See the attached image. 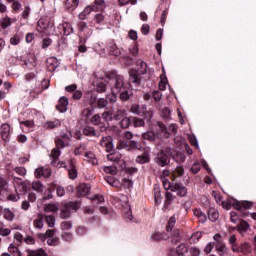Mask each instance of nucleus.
Segmentation results:
<instances>
[{
    "mask_svg": "<svg viewBox=\"0 0 256 256\" xmlns=\"http://www.w3.org/2000/svg\"><path fill=\"white\" fill-rule=\"evenodd\" d=\"M184 173L185 169H183V166H177L171 172L172 182H169L168 180H163L164 185H168L170 191L177 193V195H179L180 197H185V195H187V188H185V186L181 185L180 183H177L175 179H177L178 177H183Z\"/></svg>",
    "mask_w": 256,
    "mask_h": 256,
    "instance_id": "obj_1",
    "label": "nucleus"
},
{
    "mask_svg": "<svg viewBox=\"0 0 256 256\" xmlns=\"http://www.w3.org/2000/svg\"><path fill=\"white\" fill-rule=\"evenodd\" d=\"M112 93H121L122 90L127 89L129 84L125 82L123 76L117 74L114 78L110 80Z\"/></svg>",
    "mask_w": 256,
    "mask_h": 256,
    "instance_id": "obj_2",
    "label": "nucleus"
},
{
    "mask_svg": "<svg viewBox=\"0 0 256 256\" xmlns=\"http://www.w3.org/2000/svg\"><path fill=\"white\" fill-rule=\"evenodd\" d=\"M67 147V143H65L61 138L56 140V148L52 149L50 157L52 159L51 165L55 167L57 165V159H59V155H61V151L59 149H65Z\"/></svg>",
    "mask_w": 256,
    "mask_h": 256,
    "instance_id": "obj_3",
    "label": "nucleus"
},
{
    "mask_svg": "<svg viewBox=\"0 0 256 256\" xmlns=\"http://www.w3.org/2000/svg\"><path fill=\"white\" fill-rule=\"evenodd\" d=\"M79 204L77 202H68L64 205V208L61 210L60 217L62 219H69L71 213L77 211Z\"/></svg>",
    "mask_w": 256,
    "mask_h": 256,
    "instance_id": "obj_4",
    "label": "nucleus"
},
{
    "mask_svg": "<svg viewBox=\"0 0 256 256\" xmlns=\"http://www.w3.org/2000/svg\"><path fill=\"white\" fill-rule=\"evenodd\" d=\"M156 131H158L160 133H167V135H171V133H177V125L170 124L167 128V127H165V125H163V123L157 122L156 123Z\"/></svg>",
    "mask_w": 256,
    "mask_h": 256,
    "instance_id": "obj_5",
    "label": "nucleus"
},
{
    "mask_svg": "<svg viewBox=\"0 0 256 256\" xmlns=\"http://www.w3.org/2000/svg\"><path fill=\"white\" fill-rule=\"evenodd\" d=\"M233 253H242V255H251L253 253V248L251 247V244L248 242H242L238 244V247L234 249Z\"/></svg>",
    "mask_w": 256,
    "mask_h": 256,
    "instance_id": "obj_6",
    "label": "nucleus"
},
{
    "mask_svg": "<svg viewBox=\"0 0 256 256\" xmlns=\"http://www.w3.org/2000/svg\"><path fill=\"white\" fill-rule=\"evenodd\" d=\"M0 135L5 143L11 141V126L9 124H2L0 127Z\"/></svg>",
    "mask_w": 256,
    "mask_h": 256,
    "instance_id": "obj_7",
    "label": "nucleus"
},
{
    "mask_svg": "<svg viewBox=\"0 0 256 256\" xmlns=\"http://www.w3.org/2000/svg\"><path fill=\"white\" fill-rule=\"evenodd\" d=\"M172 256H189V247L186 244H180L170 251Z\"/></svg>",
    "mask_w": 256,
    "mask_h": 256,
    "instance_id": "obj_8",
    "label": "nucleus"
},
{
    "mask_svg": "<svg viewBox=\"0 0 256 256\" xmlns=\"http://www.w3.org/2000/svg\"><path fill=\"white\" fill-rule=\"evenodd\" d=\"M166 153L167 155H169V157H172V159H174L176 163H183L185 161V156L183 155V153L175 152V150H173L172 148H167Z\"/></svg>",
    "mask_w": 256,
    "mask_h": 256,
    "instance_id": "obj_9",
    "label": "nucleus"
},
{
    "mask_svg": "<svg viewBox=\"0 0 256 256\" xmlns=\"http://www.w3.org/2000/svg\"><path fill=\"white\" fill-rule=\"evenodd\" d=\"M155 162L160 167H165V165L169 164V154H167V152L165 153L163 151L158 153L157 157L155 158Z\"/></svg>",
    "mask_w": 256,
    "mask_h": 256,
    "instance_id": "obj_10",
    "label": "nucleus"
},
{
    "mask_svg": "<svg viewBox=\"0 0 256 256\" xmlns=\"http://www.w3.org/2000/svg\"><path fill=\"white\" fill-rule=\"evenodd\" d=\"M13 183L17 193H25L27 191V184L23 179L15 177Z\"/></svg>",
    "mask_w": 256,
    "mask_h": 256,
    "instance_id": "obj_11",
    "label": "nucleus"
},
{
    "mask_svg": "<svg viewBox=\"0 0 256 256\" xmlns=\"http://www.w3.org/2000/svg\"><path fill=\"white\" fill-rule=\"evenodd\" d=\"M101 147H104L107 152L113 151V138L111 136L103 137L100 141Z\"/></svg>",
    "mask_w": 256,
    "mask_h": 256,
    "instance_id": "obj_12",
    "label": "nucleus"
},
{
    "mask_svg": "<svg viewBox=\"0 0 256 256\" xmlns=\"http://www.w3.org/2000/svg\"><path fill=\"white\" fill-rule=\"evenodd\" d=\"M68 105H69V99H67V97L63 96L59 99L56 109L60 113H65L67 111Z\"/></svg>",
    "mask_w": 256,
    "mask_h": 256,
    "instance_id": "obj_13",
    "label": "nucleus"
},
{
    "mask_svg": "<svg viewBox=\"0 0 256 256\" xmlns=\"http://www.w3.org/2000/svg\"><path fill=\"white\" fill-rule=\"evenodd\" d=\"M59 29L61 33V35H65L66 37L71 35V33H73V26H71L70 23L64 22L63 24L59 25Z\"/></svg>",
    "mask_w": 256,
    "mask_h": 256,
    "instance_id": "obj_14",
    "label": "nucleus"
},
{
    "mask_svg": "<svg viewBox=\"0 0 256 256\" xmlns=\"http://www.w3.org/2000/svg\"><path fill=\"white\" fill-rule=\"evenodd\" d=\"M69 169H68V175L70 179H77V168H75V159H70L68 161Z\"/></svg>",
    "mask_w": 256,
    "mask_h": 256,
    "instance_id": "obj_15",
    "label": "nucleus"
},
{
    "mask_svg": "<svg viewBox=\"0 0 256 256\" xmlns=\"http://www.w3.org/2000/svg\"><path fill=\"white\" fill-rule=\"evenodd\" d=\"M109 82H107V80H105V78H100L96 84H95V87H96V91L98 93H105V91L107 90V84Z\"/></svg>",
    "mask_w": 256,
    "mask_h": 256,
    "instance_id": "obj_16",
    "label": "nucleus"
},
{
    "mask_svg": "<svg viewBox=\"0 0 256 256\" xmlns=\"http://www.w3.org/2000/svg\"><path fill=\"white\" fill-rule=\"evenodd\" d=\"M215 250L220 256H227L229 255V248L227 247V244L222 243V244H216L215 245Z\"/></svg>",
    "mask_w": 256,
    "mask_h": 256,
    "instance_id": "obj_17",
    "label": "nucleus"
},
{
    "mask_svg": "<svg viewBox=\"0 0 256 256\" xmlns=\"http://www.w3.org/2000/svg\"><path fill=\"white\" fill-rule=\"evenodd\" d=\"M83 161L90 163V165H97V157L95 156V153L91 151L85 152Z\"/></svg>",
    "mask_w": 256,
    "mask_h": 256,
    "instance_id": "obj_18",
    "label": "nucleus"
},
{
    "mask_svg": "<svg viewBox=\"0 0 256 256\" xmlns=\"http://www.w3.org/2000/svg\"><path fill=\"white\" fill-rule=\"evenodd\" d=\"M129 81L130 83H133L134 87H138V85L141 83V77H139V73L135 70H131Z\"/></svg>",
    "mask_w": 256,
    "mask_h": 256,
    "instance_id": "obj_19",
    "label": "nucleus"
},
{
    "mask_svg": "<svg viewBox=\"0 0 256 256\" xmlns=\"http://www.w3.org/2000/svg\"><path fill=\"white\" fill-rule=\"evenodd\" d=\"M106 183H109L111 187L120 188L123 187V183L119 181V179L113 177V176H106L105 178Z\"/></svg>",
    "mask_w": 256,
    "mask_h": 256,
    "instance_id": "obj_20",
    "label": "nucleus"
},
{
    "mask_svg": "<svg viewBox=\"0 0 256 256\" xmlns=\"http://www.w3.org/2000/svg\"><path fill=\"white\" fill-rule=\"evenodd\" d=\"M44 219L45 216H43V214L39 213L37 215V218L33 221L35 229H42L45 226V223L43 222Z\"/></svg>",
    "mask_w": 256,
    "mask_h": 256,
    "instance_id": "obj_21",
    "label": "nucleus"
},
{
    "mask_svg": "<svg viewBox=\"0 0 256 256\" xmlns=\"http://www.w3.org/2000/svg\"><path fill=\"white\" fill-rule=\"evenodd\" d=\"M59 211V204L58 203H50L44 206L45 213H57Z\"/></svg>",
    "mask_w": 256,
    "mask_h": 256,
    "instance_id": "obj_22",
    "label": "nucleus"
},
{
    "mask_svg": "<svg viewBox=\"0 0 256 256\" xmlns=\"http://www.w3.org/2000/svg\"><path fill=\"white\" fill-rule=\"evenodd\" d=\"M145 111H147V108L144 106L141 107L139 104H133L131 107V113L135 115H143Z\"/></svg>",
    "mask_w": 256,
    "mask_h": 256,
    "instance_id": "obj_23",
    "label": "nucleus"
},
{
    "mask_svg": "<svg viewBox=\"0 0 256 256\" xmlns=\"http://www.w3.org/2000/svg\"><path fill=\"white\" fill-rule=\"evenodd\" d=\"M91 191V186L89 184H80L77 188L78 195H89Z\"/></svg>",
    "mask_w": 256,
    "mask_h": 256,
    "instance_id": "obj_24",
    "label": "nucleus"
},
{
    "mask_svg": "<svg viewBox=\"0 0 256 256\" xmlns=\"http://www.w3.org/2000/svg\"><path fill=\"white\" fill-rule=\"evenodd\" d=\"M65 7L68 11H75L79 7V0H66Z\"/></svg>",
    "mask_w": 256,
    "mask_h": 256,
    "instance_id": "obj_25",
    "label": "nucleus"
},
{
    "mask_svg": "<svg viewBox=\"0 0 256 256\" xmlns=\"http://www.w3.org/2000/svg\"><path fill=\"white\" fill-rule=\"evenodd\" d=\"M84 135H88V137H99L101 134L95 131V128L91 126H86L83 130Z\"/></svg>",
    "mask_w": 256,
    "mask_h": 256,
    "instance_id": "obj_26",
    "label": "nucleus"
},
{
    "mask_svg": "<svg viewBox=\"0 0 256 256\" xmlns=\"http://www.w3.org/2000/svg\"><path fill=\"white\" fill-rule=\"evenodd\" d=\"M251 202L249 201H242V202H239V201H235V204H234V209H251Z\"/></svg>",
    "mask_w": 256,
    "mask_h": 256,
    "instance_id": "obj_27",
    "label": "nucleus"
},
{
    "mask_svg": "<svg viewBox=\"0 0 256 256\" xmlns=\"http://www.w3.org/2000/svg\"><path fill=\"white\" fill-rule=\"evenodd\" d=\"M47 66L49 67L50 71H55V69L59 67V61L55 57L48 58Z\"/></svg>",
    "mask_w": 256,
    "mask_h": 256,
    "instance_id": "obj_28",
    "label": "nucleus"
},
{
    "mask_svg": "<svg viewBox=\"0 0 256 256\" xmlns=\"http://www.w3.org/2000/svg\"><path fill=\"white\" fill-rule=\"evenodd\" d=\"M7 189H9V183L5 178L0 177V195H5V193H7Z\"/></svg>",
    "mask_w": 256,
    "mask_h": 256,
    "instance_id": "obj_29",
    "label": "nucleus"
},
{
    "mask_svg": "<svg viewBox=\"0 0 256 256\" xmlns=\"http://www.w3.org/2000/svg\"><path fill=\"white\" fill-rule=\"evenodd\" d=\"M228 243L231 247V251L232 253L237 249L238 247V243H237V236H235V234H232L229 236V239H228Z\"/></svg>",
    "mask_w": 256,
    "mask_h": 256,
    "instance_id": "obj_30",
    "label": "nucleus"
},
{
    "mask_svg": "<svg viewBox=\"0 0 256 256\" xmlns=\"http://www.w3.org/2000/svg\"><path fill=\"white\" fill-rule=\"evenodd\" d=\"M91 11H94L93 7L91 6L85 7L84 10L79 14V19H81L82 21H85V19H87V16L91 15Z\"/></svg>",
    "mask_w": 256,
    "mask_h": 256,
    "instance_id": "obj_31",
    "label": "nucleus"
},
{
    "mask_svg": "<svg viewBox=\"0 0 256 256\" xmlns=\"http://www.w3.org/2000/svg\"><path fill=\"white\" fill-rule=\"evenodd\" d=\"M3 215L6 221H13V219H15V213L9 208L3 210Z\"/></svg>",
    "mask_w": 256,
    "mask_h": 256,
    "instance_id": "obj_32",
    "label": "nucleus"
},
{
    "mask_svg": "<svg viewBox=\"0 0 256 256\" xmlns=\"http://www.w3.org/2000/svg\"><path fill=\"white\" fill-rule=\"evenodd\" d=\"M236 201L237 200H235L233 198H230V199H228L226 201H222L221 205H222L223 209H226L227 211H229V209H231V205L233 207H235V202Z\"/></svg>",
    "mask_w": 256,
    "mask_h": 256,
    "instance_id": "obj_33",
    "label": "nucleus"
},
{
    "mask_svg": "<svg viewBox=\"0 0 256 256\" xmlns=\"http://www.w3.org/2000/svg\"><path fill=\"white\" fill-rule=\"evenodd\" d=\"M137 65L139 67L138 73L145 75V73H147V63H145L143 60H138Z\"/></svg>",
    "mask_w": 256,
    "mask_h": 256,
    "instance_id": "obj_34",
    "label": "nucleus"
},
{
    "mask_svg": "<svg viewBox=\"0 0 256 256\" xmlns=\"http://www.w3.org/2000/svg\"><path fill=\"white\" fill-rule=\"evenodd\" d=\"M208 218L212 222L217 221L219 219V212L215 209H210L208 211Z\"/></svg>",
    "mask_w": 256,
    "mask_h": 256,
    "instance_id": "obj_35",
    "label": "nucleus"
},
{
    "mask_svg": "<svg viewBox=\"0 0 256 256\" xmlns=\"http://www.w3.org/2000/svg\"><path fill=\"white\" fill-rule=\"evenodd\" d=\"M194 215L199 219L201 223H205L207 221V216L205 213H203V211L199 209L194 210Z\"/></svg>",
    "mask_w": 256,
    "mask_h": 256,
    "instance_id": "obj_36",
    "label": "nucleus"
},
{
    "mask_svg": "<svg viewBox=\"0 0 256 256\" xmlns=\"http://www.w3.org/2000/svg\"><path fill=\"white\" fill-rule=\"evenodd\" d=\"M136 163H140V165H143L144 163H149V154L144 153L142 155L137 156Z\"/></svg>",
    "mask_w": 256,
    "mask_h": 256,
    "instance_id": "obj_37",
    "label": "nucleus"
},
{
    "mask_svg": "<svg viewBox=\"0 0 256 256\" xmlns=\"http://www.w3.org/2000/svg\"><path fill=\"white\" fill-rule=\"evenodd\" d=\"M121 183L124 189H128L129 191L133 189V180L131 178H124Z\"/></svg>",
    "mask_w": 256,
    "mask_h": 256,
    "instance_id": "obj_38",
    "label": "nucleus"
},
{
    "mask_svg": "<svg viewBox=\"0 0 256 256\" xmlns=\"http://www.w3.org/2000/svg\"><path fill=\"white\" fill-rule=\"evenodd\" d=\"M143 139H146L147 141H155L157 139V134L153 131L145 132L142 135Z\"/></svg>",
    "mask_w": 256,
    "mask_h": 256,
    "instance_id": "obj_39",
    "label": "nucleus"
},
{
    "mask_svg": "<svg viewBox=\"0 0 256 256\" xmlns=\"http://www.w3.org/2000/svg\"><path fill=\"white\" fill-rule=\"evenodd\" d=\"M32 189L34 191H37V193H43V189H44L43 183H41L40 181H34L32 183Z\"/></svg>",
    "mask_w": 256,
    "mask_h": 256,
    "instance_id": "obj_40",
    "label": "nucleus"
},
{
    "mask_svg": "<svg viewBox=\"0 0 256 256\" xmlns=\"http://www.w3.org/2000/svg\"><path fill=\"white\" fill-rule=\"evenodd\" d=\"M28 256H47V253L43 249L30 250L28 251Z\"/></svg>",
    "mask_w": 256,
    "mask_h": 256,
    "instance_id": "obj_41",
    "label": "nucleus"
},
{
    "mask_svg": "<svg viewBox=\"0 0 256 256\" xmlns=\"http://www.w3.org/2000/svg\"><path fill=\"white\" fill-rule=\"evenodd\" d=\"M105 7V0H95L94 6L92 7L94 11H100Z\"/></svg>",
    "mask_w": 256,
    "mask_h": 256,
    "instance_id": "obj_42",
    "label": "nucleus"
},
{
    "mask_svg": "<svg viewBox=\"0 0 256 256\" xmlns=\"http://www.w3.org/2000/svg\"><path fill=\"white\" fill-rule=\"evenodd\" d=\"M177 223V218L175 216H172L169 221H168V224L166 226V230L169 232V231H172L173 228L175 227V224Z\"/></svg>",
    "mask_w": 256,
    "mask_h": 256,
    "instance_id": "obj_43",
    "label": "nucleus"
},
{
    "mask_svg": "<svg viewBox=\"0 0 256 256\" xmlns=\"http://www.w3.org/2000/svg\"><path fill=\"white\" fill-rule=\"evenodd\" d=\"M45 221H46L48 227H50V228L55 227V216H53V215H46L45 216Z\"/></svg>",
    "mask_w": 256,
    "mask_h": 256,
    "instance_id": "obj_44",
    "label": "nucleus"
},
{
    "mask_svg": "<svg viewBox=\"0 0 256 256\" xmlns=\"http://www.w3.org/2000/svg\"><path fill=\"white\" fill-rule=\"evenodd\" d=\"M61 125V122L59 120H55L53 122H46L44 127L45 129H55V127H59Z\"/></svg>",
    "mask_w": 256,
    "mask_h": 256,
    "instance_id": "obj_45",
    "label": "nucleus"
},
{
    "mask_svg": "<svg viewBox=\"0 0 256 256\" xmlns=\"http://www.w3.org/2000/svg\"><path fill=\"white\" fill-rule=\"evenodd\" d=\"M120 127L122 129H127V127H129V125H131V118L129 117H124L120 123H119Z\"/></svg>",
    "mask_w": 256,
    "mask_h": 256,
    "instance_id": "obj_46",
    "label": "nucleus"
},
{
    "mask_svg": "<svg viewBox=\"0 0 256 256\" xmlns=\"http://www.w3.org/2000/svg\"><path fill=\"white\" fill-rule=\"evenodd\" d=\"M103 171H105L109 175H117V167L115 166H104Z\"/></svg>",
    "mask_w": 256,
    "mask_h": 256,
    "instance_id": "obj_47",
    "label": "nucleus"
},
{
    "mask_svg": "<svg viewBox=\"0 0 256 256\" xmlns=\"http://www.w3.org/2000/svg\"><path fill=\"white\" fill-rule=\"evenodd\" d=\"M201 237H203L202 232L193 233L190 237V243H197V241H199L201 239Z\"/></svg>",
    "mask_w": 256,
    "mask_h": 256,
    "instance_id": "obj_48",
    "label": "nucleus"
},
{
    "mask_svg": "<svg viewBox=\"0 0 256 256\" xmlns=\"http://www.w3.org/2000/svg\"><path fill=\"white\" fill-rule=\"evenodd\" d=\"M151 239H152V241H161V239H167V237H165V234H161L159 232H154L151 235Z\"/></svg>",
    "mask_w": 256,
    "mask_h": 256,
    "instance_id": "obj_49",
    "label": "nucleus"
},
{
    "mask_svg": "<svg viewBox=\"0 0 256 256\" xmlns=\"http://www.w3.org/2000/svg\"><path fill=\"white\" fill-rule=\"evenodd\" d=\"M98 109H105L109 105V102L105 98H99L97 100Z\"/></svg>",
    "mask_w": 256,
    "mask_h": 256,
    "instance_id": "obj_50",
    "label": "nucleus"
},
{
    "mask_svg": "<svg viewBox=\"0 0 256 256\" xmlns=\"http://www.w3.org/2000/svg\"><path fill=\"white\" fill-rule=\"evenodd\" d=\"M87 150V146L85 144H81L79 147L74 149V155H82Z\"/></svg>",
    "mask_w": 256,
    "mask_h": 256,
    "instance_id": "obj_51",
    "label": "nucleus"
},
{
    "mask_svg": "<svg viewBox=\"0 0 256 256\" xmlns=\"http://www.w3.org/2000/svg\"><path fill=\"white\" fill-rule=\"evenodd\" d=\"M102 118L104 119V121H113L114 119L113 111L103 112Z\"/></svg>",
    "mask_w": 256,
    "mask_h": 256,
    "instance_id": "obj_52",
    "label": "nucleus"
},
{
    "mask_svg": "<svg viewBox=\"0 0 256 256\" xmlns=\"http://www.w3.org/2000/svg\"><path fill=\"white\" fill-rule=\"evenodd\" d=\"M94 22L97 23V25H103L105 22V16H103L101 13H98L94 16Z\"/></svg>",
    "mask_w": 256,
    "mask_h": 256,
    "instance_id": "obj_53",
    "label": "nucleus"
},
{
    "mask_svg": "<svg viewBox=\"0 0 256 256\" xmlns=\"http://www.w3.org/2000/svg\"><path fill=\"white\" fill-rule=\"evenodd\" d=\"M132 123L134 127H143L145 121L141 118H132Z\"/></svg>",
    "mask_w": 256,
    "mask_h": 256,
    "instance_id": "obj_54",
    "label": "nucleus"
},
{
    "mask_svg": "<svg viewBox=\"0 0 256 256\" xmlns=\"http://www.w3.org/2000/svg\"><path fill=\"white\" fill-rule=\"evenodd\" d=\"M162 117L164 121H169L171 119V109L165 108L162 110Z\"/></svg>",
    "mask_w": 256,
    "mask_h": 256,
    "instance_id": "obj_55",
    "label": "nucleus"
},
{
    "mask_svg": "<svg viewBox=\"0 0 256 256\" xmlns=\"http://www.w3.org/2000/svg\"><path fill=\"white\" fill-rule=\"evenodd\" d=\"M11 23L12 22L9 16H6L1 20V25L3 29H7V27H10Z\"/></svg>",
    "mask_w": 256,
    "mask_h": 256,
    "instance_id": "obj_56",
    "label": "nucleus"
},
{
    "mask_svg": "<svg viewBox=\"0 0 256 256\" xmlns=\"http://www.w3.org/2000/svg\"><path fill=\"white\" fill-rule=\"evenodd\" d=\"M108 161H119L121 159V154L119 153H111L107 155Z\"/></svg>",
    "mask_w": 256,
    "mask_h": 256,
    "instance_id": "obj_57",
    "label": "nucleus"
},
{
    "mask_svg": "<svg viewBox=\"0 0 256 256\" xmlns=\"http://www.w3.org/2000/svg\"><path fill=\"white\" fill-rule=\"evenodd\" d=\"M121 51H119V48H117V45L113 44L110 47V55H114V57H119Z\"/></svg>",
    "mask_w": 256,
    "mask_h": 256,
    "instance_id": "obj_58",
    "label": "nucleus"
},
{
    "mask_svg": "<svg viewBox=\"0 0 256 256\" xmlns=\"http://www.w3.org/2000/svg\"><path fill=\"white\" fill-rule=\"evenodd\" d=\"M125 117V110L118 109L114 114V119L119 121V119H123Z\"/></svg>",
    "mask_w": 256,
    "mask_h": 256,
    "instance_id": "obj_59",
    "label": "nucleus"
},
{
    "mask_svg": "<svg viewBox=\"0 0 256 256\" xmlns=\"http://www.w3.org/2000/svg\"><path fill=\"white\" fill-rule=\"evenodd\" d=\"M213 239H214V245H221V244H223V243H225L224 241H223V236H221V234H215L214 236H213Z\"/></svg>",
    "mask_w": 256,
    "mask_h": 256,
    "instance_id": "obj_60",
    "label": "nucleus"
},
{
    "mask_svg": "<svg viewBox=\"0 0 256 256\" xmlns=\"http://www.w3.org/2000/svg\"><path fill=\"white\" fill-rule=\"evenodd\" d=\"M201 255V250L197 247H191L189 249V256H200Z\"/></svg>",
    "mask_w": 256,
    "mask_h": 256,
    "instance_id": "obj_61",
    "label": "nucleus"
},
{
    "mask_svg": "<svg viewBox=\"0 0 256 256\" xmlns=\"http://www.w3.org/2000/svg\"><path fill=\"white\" fill-rule=\"evenodd\" d=\"M72 227H73V225L71 224V222L65 221V222H62V224H61V229L63 232L69 231Z\"/></svg>",
    "mask_w": 256,
    "mask_h": 256,
    "instance_id": "obj_62",
    "label": "nucleus"
},
{
    "mask_svg": "<svg viewBox=\"0 0 256 256\" xmlns=\"http://www.w3.org/2000/svg\"><path fill=\"white\" fill-rule=\"evenodd\" d=\"M120 99L122 101H127L129 99V92L127 91V88L120 91Z\"/></svg>",
    "mask_w": 256,
    "mask_h": 256,
    "instance_id": "obj_63",
    "label": "nucleus"
},
{
    "mask_svg": "<svg viewBox=\"0 0 256 256\" xmlns=\"http://www.w3.org/2000/svg\"><path fill=\"white\" fill-rule=\"evenodd\" d=\"M249 229V223L242 221L239 225H238V231H247Z\"/></svg>",
    "mask_w": 256,
    "mask_h": 256,
    "instance_id": "obj_64",
    "label": "nucleus"
}]
</instances>
